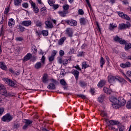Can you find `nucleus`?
<instances>
[{
    "instance_id": "obj_37",
    "label": "nucleus",
    "mask_w": 131,
    "mask_h": 131,
    "mask_svg": "<svg viewBox=\"0 0 131 131\" xmlns=\"http://www.w3.org/2000/svg\"><path fill=\"white\" fill-rule=\"evenodd\" d=\"M63 11H68L69 10V5L67 4H64L62 6Z\"/></svg>"
},
{
    "instance_id": "obj_45",
    "label": "nucleus",
    "mask_w": 131,
    "mask_h": 131,
    "mask_svg": "<svg viewBox=\"0 0 131 131\" xmlns=\"http://www.w3.org/2000/svg\"><path fill=\"white\" fill-rule=\"evenodd\" d=\"M3 28H4V25L2 26L1 31L0 33V36H2V35L4 36V35L5 34V31H4V30H3Z\"/></svg>"
},
{
    "instance_id": "obj_50",
    "label": "nucleus",
    "mask_w": 131,
    "mask_h": 131,
    "mask_svg": "<svg viewBox=\"0 0 131 131\" xmlns=\"http://www.w3.org/2000/svg\"><path fill=\"white\" fill-rule=\"evenodd\" d=\"M15 39L16 41H22L24 40L23 37H17Z\"/></svg>"
},
{
    "instance_id": "obj_10",
    "label": "nucleus",
    "mask_w": 131,
    "mask_h": 131,
    "mask_svg": "<svg viewBox=\"0 0 131 131\" xmlns=\"http://www.w3.org/2000/svg\"><path fill=\"white\" fill-rule=\"evenodd\" d=\"M36 33H37L39 36H40V35H41V34H42V35L44 36H48V35H49V31L46 30H43L41 31V32L36 31Z\"/></svg>"
},
{
    "instance_id": "obj_38",
    "label": "nucleus",
    "mask_w": 131,
    "mask_h": 131,
    "mask_svg": "<svg viewBox=\"0 0 131 131\" xmlns=\"http://www.w3.org/2000/svg\"><path fill=\"white\" fill-rule=\"evenodd\" d=\"M113 39L114 41L119 42L120 38L118 35H116V36L113 37Z\"/></svg>"
},
{
    "instance_id": "obj_17",
    "label": "nucleus",
    "mask_w": 131,
    "mask_h": 131,
    "mask_svg": "<svg viewBox=\"0 0 131 131\" xmlns=\"http://www.w3.org/2000/svg\"><path fill=\"white\" fill-rule=\"evenodd\" d=\"M43 66V64L41 63L40 62H37L34 65V68L36 69H40Z\"/></svg>"
},
{
    "instance_id": "obj_20",
    "label": "nucleus",
    "mask_w": 131,
    "mask_h": 131,
    "mask_svg": "<svg viewBox=\"0 0 131 131\" xmlns=\"http://www.w3.org/2000/svg\"><path fill=\"white\" fill-rule=\"evenodd\" d=\"M68 13V11L63 10L61 11H58V14L61 17H66V15Z\"/></svg>"
},
{
    "instance_id": "obj_49",
    "label": "nucleus",
    "mask_w": 131,
    "mask_h": 131,
    "mask_svg": "<svg viewBox=\"0 0 131 131\" xmlns=\"http://www.w3.org/2000/svg\"><path fill=\"white\" fill-rule=\"evenodd\" d=\"M124 129H125V127L123 125L119 127V131H124Z\"/></svg>"
},
{
    "instance_id": "obj_64",
    "label": "nucleus",
    "mask_w": 131,
    "mask_h": 131,
    "mask_svg": "<svg viewBox=\"0 0 131 131\" xmlns=\"http://www.w3.org/2000/svg\"><path fill=\"white\" fill-rule=\"evenodd\" d=\"M125 66H126V67H130V66H131L130 62H129L128 61L126 62L125 63Z\"/></svg>"
},
{
    "instance_id": "obj_12",
    "label": "nucleus",
    "mask_w": 131,
    "mask_h": 131,
    "mask_svg": "<svg viewBox=\"0 0 131 131\" xmlns=\"http://www.w3.org/2000/svg\"><path fill=\"white\" fill-rule=\"evenodd\" d=\"M72 73L75 77L76 81L78 80V77L79 76V72L76 70H73L72 71Z\"/></svg>"
},
{
    "instance_id": "obj_32",
    "label": "nucleus",
    "mask_w": 131,
    "mask_h": 131,
    "mask_svg": "<svg viewBox=\"0 0 131 131\" xmlns=\"http://www.w3.org/2000/svg\"><path fill=\"white\" fill-rule=\"evenodd\" d=\"M105 64V61L104 60V58L102 56L100 57V64L101 68H103V65Z\"/></svg>"
},
{
    "instance_id": "obj_48",
    "label": "nucleus",
    "mask_w": 131,
    "mask_h": 131,
    "mask_svg": "<svg viewBox=\"0 0 131 131\" xmlns=\"http://www.w3.org/2000/svg\"><path fill=\"white\" fill-rule=\"evenodd\" d=\"M19 29L21 32H23V31H25V28L22 26H19Z\"/></svg>"
},
{
    "instance_id": "obj_24",
    "label": "nucleus",
    "mask_w": 131,
    "mask_h": 131,
    "mask_svg": "<svg viewBox=\"0 0 131 131\" xmlns=\"http://www.w3.org/2000/svg\"><path fill=\"white\" fill-rule=\"evenodd\" d=\"M0 68L1 69H3V70H7V66H6V64L3 62H0Z\"/></svg>"
},
{
    "instance_id": "obj_13",
    "label": "nucleus",
    "mask_w": 131,
    "mask_h": 131,
    "mask_svg": "<svg viewBox=\"0 0 131 131\" xmlns=\"http://www.w3.org/2000/svg\"><path fill=\"white\" fill-rule=\"evenodd\" d=\"M25 124L23 126V129H26V128L29 127V125L32 123V121L29 119H25Z\"/></svg>"
},
{
    "instance_id": "obj_1",
    "label": "nucleus",
    "mask_w": 131,
    "mask_h": 131,
    "mask_svg": "<svg viewBox=\"0 0 131 131\" xmlns=\"http://www.w3.org/2000/svg\"><path fill=\"white\" fill-rule=\"evenodd\" d=\"M116 80L117 81H119V82H123V83L126 82V81H125L124 79L121 78L118 76L114 77L113 76L110 75L108 76V81L110 82V83H113V82H115Z\"/></svg>"
},
{
    "instance_id": "obj_35",
    "label": "nucleus",
    "mask_w": 131,
    "mask_h": 131,
    "mask_svg": "<svg viewBox=\"0 0 131 131\" xmlns=\"http://www.w3.org/2000/svg\"><path fill=\"white\" fill-rule=\"evenodd\" d=\"M21 3H22V0H14V5L15 6H21Z\"/></svg>"
},
{
    "instance_id": "obj_8",
    "label": "nucleus",
    "mask_w": 131,
    "mask_h": 131,
    "mask_svg": "<svg viewBox=\"0 0 131 131\" xmlns=\"http://www.w3.org/2000/svg\"><path fill=\"white\" fill-rule=\"evenodd\" d=\"M122 75L123 76H124V77L126 78V79H127V80H128V81H129V82H130V83H131V80H130L129 78H128V77H131V71H127L126 75H125V74L123 73Z\"/></svg>"
},
{
    "instance_id": "obj_39",
    "label": "nucleus",
    "mask_w": 131,
    "mask_h": 131,
    "mask_svg": "<svg viewBox=\"0 0 131 131\" xmlns=\"http://www.w3.org/2000/svg\"><path fill=\"white\" fill-rule=\"evenodd\" d=\"M68 61H71V58H70L69 59H64L62 62L64 66L67 65V64H68Z\"/></svg>"
},
{
    "instance_id": "obj_58",
    "label": "nucleus",
    "mask_w": 131,
    "mask_h": 131,
    "mask_svg": "<svg viewBox=\"0 0 131 131\" xmlns=\"http://www.w3.org/2000/svg\"><path fill=\"white\" fill-rule=\"evenodd\" d=\"M4 111L5 109L4 108V107L0 108V116H2V115H3V113H4Z\"/></svg>"
},
{
    "instance_id": "obj_54",
    "label": "nucleus",
    "mask_w": 131,
    "mask_h": 131,
    "mask_svg": "<svg viewBox=\"0 0 131 131\" xmlns=\"http://www.w3.org/2000/svg\"><path fill=\"white\" fill-rule=\"evenodd\" d=\"M82 56H84V52L82 51L79 52L77 55V57H82Z\"/></svg>"
},
{
    "instance_id": "obj_23",
    "label": "nucleus",
    "mask_w": 131,
    "mask_h": 131,
    "mask_svg": "<svg viewBox=\"0 0 131 131\" xmlns=\"http://www.w3.org/2000/svg\"><path fill=\"white\" fill-rule=\"evenodd\" d=\"M47 88L49 90H55L56 89V85L54 83H50Z\"/></svg>"
},
{
    "instance_id": "obj_5",
    "label": "nucleus",
    "mask_w": 131,
    "mask_h": 131,
    "mask_svg": "<svg viewBox=\"0 0 131 131\" xmlns=\"http://www.w3.org/2000/svg\"><path fill=\"white\" fill-rule=\"evenodd\" d=\"M130 27V23L128 21L126 22V24L122 23L119 25L118 29L122 30L123 29H126V28H129Z\"/></svg>"
},
{
    "instance_id": "obj_47",
    "label": "nucleus",
    "mask_w": 131,
    "mask_h": 131,
    "mask_svg": "<svg viewBox=\"0 0 131 131\" xmlns=\"http://www.w3.org/2000/svg\"><path fill=\"white\" fill-rule=\"evenodd\" d=\"M54 59H55V57L54 56H52V55L49 56L48 57V60L49 62H53V61H54Z\"/></svg>"
},
{
    "instance_id": "obj_11",
    "label": "nucleus",
    "mask_w": 131,
    "mask_h": 131,
    "mask_svg": "<svg viewBox=\"0 0 131 131\" xmlns=\"http://www.w3.org/2000/svg\"><path fill=\"white\" fill-rule=\"evenodd\" d=\"M126 103L125 100L123 97H119V107H121V106H124Z\"/></svg>"
},
{
    "instance_id": "obj_28",
    "label": "nucleus",
    "mask_w": 131,
    "mask_h": 131,
    "mask_svg": "<svg viewBox=\"0 0 131 131\" xmlns=\"http://www.w3.org/2000/svg\"><path fill=\"white\" fill-rule=\"evenodd\" d=\"M36 26L37 27H41V26H42V22H41V21L38 20L37 21H36L35 22Z\"/></svg>"
},
{
    "instance_id": "obj_57",
    "label": "nucleus",
    "mask_w": 131,
    "mask_h": 131,
    "mask_svg": "<svg viewBox=\"0 0 131 131\" xmlns=\"http://www.w3.org/2000/svg\"><path fill=\"white\" fill-rule=\"evenodd\" d=\"M125 14L123 13V12H119L118 13V15L119 16V17H121V18H122V19L123 18V17L124 16V15Z\"/></svg>"
},
{
    "instance_id": "obj_42",
    "label": "nucleus",
    "mask_w": 131,
    "mask_h": 131,
    "mask_svg": "<svg viewBox=\"0 0 131 131\" xmlns=\"http://www.w3.org/2000/svg\"><path fill=\"white\" fill-rule=\"evenodd\" d=\"M101 115L102 116V117H104V118H106L107 117V113L104 111H101Z\"/></svg>"
},
{
    "instance_id": "obj_9",
    "label": "nucleus",
    "mask_w": 131,
    "mask_h": 131,
    "mask_svg": "<svg viewBox=\"0 0 131 131\" xmlns=\"http://www.w3.org/2000/svg\"><path fill=\"white\" fill-rule=\"evenodd\" d=\"M66 23H67L68 25H70V26H76L77 25V22L76 20H66Z\"/></svg>"
},
{
    "instance_id": "obj_61",
    "label": "nucleus",
    "mask_w": 131,
    "mask_h": 131,
    "mask_svg": "<svg viewBox=\"0 0 131 131\" xmlns=\"http://www.w3.org/2000/svg\"><path fill=\"white\" fill-rule=\"evenodd\" d=\"M9 12H10V10L9 9V8H6L4 11L5 14L7 15V14H8Z\"/></svg>"
},
{
    "instance_id": "obj_34",
    "label": "nucleus",
    "mask_w": 131,
    "mask_h": 131,
    "mask_svg": "<svg viewBox=\"0 0 131 131\" xmlns=\"http://www.w3.org/2000/svg\"><path fill=\"white\" fill-rule=\"evenodd\" d=\"M60 84H61V85H63V86H66V85H67V83L64 79H61L60 80Z\"/></svg>"
},
{
    "instance_id": "obj_6",
    "label": "nucleus",
    "mask_w": 131,
    "mask_h": 131,
    "mask_svg": "<svg viewBox=\"0 0 131 131\" xmlns=\"http://www.w3.org/2000/svg\"><path fill=\"white\" fill-rule=\"evenodd\" d=\"M3 80L5 81L6 83H7V84L10 85V86H14V85H15V83L14 81L9 79L8 78H4L3 79Z\"/></svg>"
},
{
    "instance_id": "obj_41",
    "label": "nucleus",
    "mask_w": 131,
    "mask_h": 131,
    "mask_svg": "<svg viewBox=\"0 0 131 131\" xmlns=\"http://www.w3.org/2000/svg\"><path fill=\"white\" fill-rule=\"evenodd\" d=\"M48 3L50 6H53L55 4V1L54 0H48Z\"/></svg>"
},
{
    "instance_id": "obj_2",
    "label": "nucleus",
    "mask_w": 131,
    "mask_h": 131,
    "mask_svg": "<svg viewBox=\"0 0 131 131\" xmlns=\"http://www.w3.org/2000/svg\"><path fill=\"white\" fill-rule=\"evenodd\" d=\"M109 100L113 103L112 106L114 108H115V109L119 108V97L117 99L113 96H110Z\"/></svg>"
},
{
    "instance_id": "obj_52",
    "label": "nucleus",
    "mask_w": 131,
    "mask_h": 131,
    "mask_svg": "<svg viewBox=\"0 0 131 131\" xmlns=\"http://www.w3.org/2000/svg\"><path fill=\"white\" fill-rule=\"evenodd\" d=\"M56 55H57V51L56 50L52 51L51 53V56H52V57H54L55 58V56H56Z\"/></svg>"
},
{
    "instance_id": "obj_55",
    "label": "nucleus",
    "mask_w": 131,
    "mask_h": 131,
    "mask_svg": "<svg viewBox=\"0 0 131 131\" xmlns=\"http://www.w3.org/2000/svg\"><path fill=\"white\" fill-rule=\"evenodd\" d=\"M45 61H46V57H45V56H42L41 59V63L43 64V65L45 64Z\"/></svg>"
},
{
    "instance_id": "obj_25",
    "label": "nucleus",
    "mask_w": 131,
    "mask_h": 131,
    "mask_svg": "<svg viewBox=\"0 0 131 131\" xmlns=\"http://www.w3.org/2000/svg\"><path fill=\"white\" fill-rule=\"evenodd\" d=\"M105 99V95L104 94H102L99 97H98V101L100 103H102V102H103V101H104V99Z\"/></svg>"
},
{
    "instance_id": "obj_14",
    "label": "nucleus",
    "mask_w": 131,
    "mask_h": 131,
    "mask_svg": "<svg viewBox=\"0 0 131 131\" xmlns=\"http://www.w3.org/2000/svg\"><path fill=\"white\" fill-rule=\"evenodd\" d=\"M32 23V22H31V20H24L21 22V25L26 26V27H28L29 26H30Z\"/></svg>"
},
{
    "instance_id": "obj_26",
    "label": "nucleus",
    "mask_w": 131,
    "mask_h": 131,
    "mask_svg": "<svg viewBox=\"0 0 131 131\" xmlns=\"http://www.w3.org/2000/svg\"><path fill=\"white\" fill-rule=\"evenodd\" d=\"M116 27H117V25L116 24H110V26H109V29L110 30H113V29H114V28H116Z\"/></svg>"
},
{
    "instance_id": "obj_4",
    "label": "nucleus",
    "mask_w": 131,
    "mask_h": 131,
    "mask_svg": "<svg viewBox=\"0 0 131 131\" xmlns=\"http://www.w3.org/2000/svg\"><path fill=\"white\" fill-rule=\"evenodd\" d=\"M2 120L4 122H10V121L13 120V116H11L10 114H7L2 117Z\"/></svg>"
},
{
    "instance_id": "obj_59",
    "label": "nucleus",
    "mask_w": 131,
    "mask_h": 131,
    "mask_svg": "<svg viewBox=\"0 0 131 131\" xmlns=\"http://www.w3.org/2000/svg\"><path fill=\"white\" fill-rule=\"evenodd\" d=\"M57 59L58 60V63H59V64H62V63H63V60H62V57H58Z\"/></svg>"
},
{
    "instance_id": "obj_33",
    "label": "nucleus",
    "mask_w": 131,
    "mask_h": 131,
    "mask_svg": "<svg viewBox=\"0 0 131 131\" xmlns=\"http://www.w3.org/2000/svg\"><path fill=\"white\" fill-rule=\"evenodd\" d=\"M80 23L81 25H85V23H86L85 18L83 17L80 18Z\"/></svg>"
},
{
    "instance_id": "obj_31",
    "label": "nucleus",
    "mask_w": 131,
    "mask_h": 131,
    "mask_svg": "<svg viewBox=\"0 0 131 131\" xmlns=\"http://www.w3.org/2000/svg\"><path fill=\"white\" fill-rule=\"evenodd\" d=\"M109 122H110V124H111V125H116L118 124V123H119L118 122V121H115L113 120H111L109 121Z\"/></svg>"
},
{
    "instance_id": "obj_7",
    "label": "nucleus",
    "mask_w": 131,
    "mask_h": 131,
    "mask_svg": "<svg viewBox=\"0 0 131 131\" xmlns=\"http://www.w3.org/2000/svg\"><path fill=\"white\" fill-rule=\"evenodd\" d=\"M66 32L69 37L73 36V29L72 28H67Z\"/></svg>"
},
{
    "instance_id": "obj_19",
    "label": "nucleus",
    "mask_w": 131,
    "mask_h": 131,
    "mask_svg": "<svg viewBox=\"0 0 131 131\" xmlns=\"http://www.w3.org/2000/svg\"><path fill=\"white\" fill-rule=\"evenodd\" d=\"M45 25L47 26L46 28H53V24L51 22L50 19L45 21Z\"/></svg>"
},
{
    "instance_id": "obj_29",
    "label": "nucleus",
    "mask_w": 131,
    "mask_h": 131,
    "mask_svg": "<svg viewBox=\"0 0 131 131\" xmlns=\"http://www.w3.org/2000/svg\"><path fill=\"white\" fill-rule=\"evenodd\" d=\"M129 49H131V43L126 42L125 44V51H128Z\"/></svg>"
},
{
    "instance_id": "obj_30",
    "label": "nucleus",
    "mask_w": 131,
    "mask_h": 131,
    "mask_svg": "<svg viewBox=\"0 0 131 131\" xmlns=\"http://www.w3.org/2000/svg\"><path fill=\"white\" fill-rule=\"evenodd\" d=\"M89 67H90V65L86 64V62L84 61L82 63V69H85Z\"/></svg>"
},
{
    "instance_id": "obj_53",
    "label": "nucleus",
    "mask_w": 131,
    "mask_h": 131,
    "mask_svg": "<svg viewBox=\"0 0 131 131\" xmlns=\"http://www.w3.org/2000/svg\"><path fill=\"white\" fill-rule=\"evenodd\" d=\"M20 127V124L16 123L13 126V128H19Z\"/></svg>"
},
{
    "instance_id": "obj_3",
    "label": "nucleus",
    "mask_w": 131,
    "mask_h": 131,
    "mask_svg": "<svg viewBox=\"0 0 131 131\" xmlns=\"http://www.w3.org/2000/svg\"><path fill=\"white\" fill-rule=\"evenodd\" d=\"M0 94L4 95L5 97H13L14 96L11 93H7L6 87L3 84L0 85Z\"/></svg>"
},
{
    "instance_id": "obj_63",
    "label": "nucleus",
    "mask_w": 131,
    "mask_h": 131,
    "mask_svg": "<svg viewBox=\"0 0 131 131\" xmlns=\"http://www.w3.org/2000/svg\"><path fill=\"white\" fill-rule=\"evenodd\" d=\"M22 7H23V8H25L26 9H27V8H28V3H24L22 4Z\"/></svg>"
},
{
    "instance_id": "obj_40",
    "label": "nucleus",
    "mask_w": 131,
    "mask_h": 131,
    "mask_svg": "<svg viewBox=\"0 0 131 131\" xmlns=\"http://www.w3.org/2000/svg\"><path fill=\"white\" fill-rule=\"evenodd\" d=\"M126 107V108H127V109H131V101L130 100H129L128 101H127Z\"/></svg>"
},
{
    "instance_id": "obj_62",
    "label": "nucleus",
    "mask_w": 131,
    "mask_h": 131,
    "mask_svg": "<svg viewBox=\"0 0 131 131\" xmlns=\"http://www.w3.org/2000/svg\"><path fill=\"white\" fill-rule=\"evenodd\" d=\"M59 56H60V57H63L64 56V51H63L62 50H60Z\"/></svg>"
},
{
    "instance_id": "obj_43",
    "label": "nucleus",
    "mask_w": 131,
    "mask_h": 131,
    "mask_svg": "<svg viewBox=\"0 0 131 131\" xmlns=\"http://www.w3.org/2000/svg\"><path fill=\"white\" fill-rule=\"evenodd\" d=\"M119 43H120V45H125L126 41H125V40L122 39V38H120V40L119 41Z\"/></svg>"
},
{
    "instance_id": "obj_15",
    "label": "nucleus",
    "mask_w": 131,
    "mask_h": 131,
    "mask_svg": "<svg viewBox=\"0 0 131 131\" xmlns=\"http://www.w3.org/2000/svg\"><path fill=\"white\" fill-rule=\"evenodd\" d=\"M31 5L33 8V10L34 13H38V12H39V9L37 6H36L35 3L32 2Z\"/></svg>"
},
{
    "instance_id": "obj_36",
    "label": "nucleus",
    "mask_w": 131,
    "mask_h": 131,
    "mask_svg": "<svg viewBox=\"0 0 131 131\" xmlns=\"http://www.w3.org/2000/svg\"><path fill=\"white\" fill-rule=\"evenodd\" d=\"M103 91L105 94H108L109 95L111 94V91L106 87H104Z\"/></svg>"
},
{
    "instance_id": "obj_16",
    "label": "nucleus",
    "mask_w": 131,
    "mask_h": 131,
    "mask_svg": "<svg viewBox=\"0 0 131 131\" xmlns=\"http://www.w3.org/2000/svg\"><path fill=\"white\" fill-rule=\"evenodd\" d=\"M32 57V55L31 54V53H27V54L24 58V61L26 62L28 61V60H30Z\"/></svg>"
},
{
    "instance_id": "obj_18",
    "label": "nucleus",
    "mask_w": 131,
    "mask_h": 131,
    "mask_svg": "<svg viewBox=\"0 0 131 131\" xmlns=\"http://www.w3.org/2000/svg\"><path fill=\"white\" fill-rule=\"evenodd\" d=\"M8 25L10 28L14 27V26L15 25V20L13 18L9 19L8 21Z\"/></svg>"
},
{
    "instance_id": "obj_56",
    "label": "nucleus",
    "mask_w": 131,
    "mask_h": 131,
    "mask_svg": "<svg viewBox=\"0 0 131 131\" xmlns=\"http://www.w3.org/2000/svg\"><path fill=\"white\" fill-rule=\"evenodd\" d=\"M78 14L79 15H83L84 14V12L82 9H79L78 10Z\"/></svg>"
},
{
    "instance_id": "obj_51",
    "label": "nucleus",
    "mask_w": 131,
    "mask_h": 131,
    "mask_svg": "<svg viewBox=\"0 0 131 131\" xmlns=\"http://www.w3.org/2000/svg\"><path fill=\"white\" fill-rule=\"evenodd\" d=\"M77 96L78 98H81V99H84L86 98L85 96L82 94H77Z\"/></svg>"
},
{
    "instance_id": "obj_27",
    "label": "nucleus",
    "mask_w": 131,
    "mask_h": 131,
    "mask_svg": "<svg viewBox=\"0 0 131 131\" xmlns=\"http://www.w3.org/2000/svg\"><path fill=\"white\" fill-rule=\"evenodd\" d=\"M42 81L44 83H47L48 81H49V79H48V75L44 74L43 78H42Z\"/></svg>"
},
{
    "instance_id": "obj_22",
    "label": "nucleus",
    "mask_w": 131,
    "mask_h": 131,
    "mask_svg": "<svg viewBox=\"0 0 131 131\" xmlns=\"http://www.w3.org/2000/svg\"><path fill=\"white\" fill-rule=\"evenodd\" d=\"M66 40V37H61L58 41V43L59 46H62L64 42Z\"/></svg>"
},
{
    "instance_id": "obj_46",
    "label": "nucleus",
    "mask_w": 131,
    "mask_h": 131,
    "mask_svg": "<svg viewBox=\"0 0 131 131\" xmlns=\"http://www.w3.org/2000/svg\"><path fill=\"white\" fill-rule=\"evenodd\" d=\"M79 83L81 86H85L86 85V83L84 81H80Z\"/></svg>"
},
{
    "instance_id": "obj_21",
    "label": "nucleus",
    "mask_w": 131,
    "mask_h": 131,
    "mask_svg": "<svg viewBox=\"0 0 131 131\" xmlns=\"http://www.w3.org/2000/svg\"><path fill=\"white\" fill-rule=\"evenodd\" d=\"M105 84L106 81H105L104 80H102L99 82L97 85L99 88H103V86H104V85H105Z\"/></svg>"
},
{
    "instance_id": "obj_44",
    "label": "nucleus",
    "mask_w": 131,
    "mask_h": 131,
    "mask_svg": "<svg viewBox=\"0 0 131 131\" xmlns=\"http://www.w3.org/2000/svg\"><path fill=\"white\" fill-rule=\"evenodd\" d=\"M123 19H124L125 20H129L130 19V18H129V16L127 15V14H124Z\"/></svg>"
},
{
    "instance_id": "obj_60",
    "label": "nucleus",
    "mask_w": 131,
    "mask_h": 131,
    "mask_svg": "<svg viewBox=\"0 0 131 131\" xmlns=\"http://www.w3.org/2000/svg\"><path fill=\"white\" fill-rule=\"evenodd\" d=\"M59 6H60L58 4H56V5L53 4V5L52 6L54 10H57V9H58V8H59Z\"/></svg>"
}]
</instances>
